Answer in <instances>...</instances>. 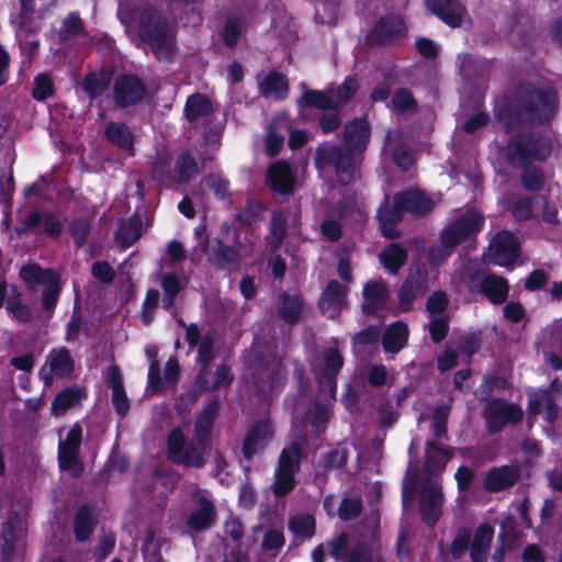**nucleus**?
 I'll list each match as a JSON object with an SVG mask.
<instances>
[{
	"label": "nucleus",
	"mask_w": 562,
	"mask_h": 562,
	"mask_svg": "<svg viewBox=\"0 0 562 562\" xmlns=\"http://www.w3.org/2000/svg\"><path fill=\"white\" fill-rule=\"evenodd\" d=\"M299 108H314L323 111H336L339 102L322 90H306L297 100Z\"/></svg>",
	"instance_id": "obj_37"
},
{
	"label": "nucleus",
	"mask_w": 562,
	"mask_h": 562,
	"mask_svg": "<svg viewBox=\"0 0 562 562\" xmlns=\"http://www.w3.org/2000/svg\"><path fill=\"white\" fill-rule=\"evenodd\" d=\"M494 538V527L488 522L479 525L475 529L470 547L472 562H487L491 544Z\"/></svg>",
	"instance_id": "obj_30"
},
{
	"label": "nucleus",
	"mask_w": 562,
	"mask_h": 562,
	"mask_svg": "<svg viewBox=\"0 0 562 562\" xmlns=\"http://www.w3.org/2000/svg\"><path fill=\"white\" fill-rule=\"evenodd\" d=\"M362 296V313L367 316H373L386 306L390 297V290L386 282L382 280L368 281L363 285Z\"/></svg>",
	"instance_id": "obj_24"
},
{
	"label": "nucleus",
	"mask_w": 562,
	"mask_h": 562,
	"mask_svg": "<svg viewBox=\"0 0 562 562\" xmlns=\"http://www.w3.org/2000/svg\"><path fill=\"white\" fill-rule=\"evenodd\" d=\"M484 216L475 209L468 210L440 233L443 248L452 251L462 243L475 237L484 226Z\"/></svg>",
	"instance_id": "obj_7"
},
{
	"label": "nucleus",
	"mask_w": 562,
	"mask_h": 562,
	"mask_svg": "<svg viewBox=\"0 0 562 562\" xmlns=\"http://www.w3.org/2000/svg\"><path fill=\"white\" fill-rule=\"evenodd\" d=\"M221 409L218 396L207 400L196 415L193 438L200 443H210L215 420Z\"/></svg>",
	"instance_id": "obj_19"
},
{
	"label": "nucleus",
	"mask_w": 562,
	"mask_h": 562,
	"mask_svg": "<svg viewBox=\"0 0 562 562\" xmlns=\"http://www.w3.org/2000/svg\"><path fill=\"white\" fill-rule=\"evenodd\" d=\"M207 261L217 270L231 271L239 265L240 255L237 248L214 238L207 254Z\"/></svg>",
	"instance_id": "obj_26"
},
{
	"label": "nucleus",
	"mask_w": 562,
	"mask_h": 562,
	"mask_svg": "<svg viewBox=\"0 0 562 562\" xmlns=\"http://www.w3.org/2000/svg\"><path fill=\"white\" fill-rule=\"evenodd\" d=\"M171 156L164 151L157 154L150 167V177L159 183L175 184V172Z\"/></svg>",
	"instance_id": "obj_40"
},
{
	"label": "nucleus",
	"mask_w": 562,
	"mask_h": 562,
	"mask_svg": "<svg viewBox=\"0 0 562 562\" xmlns=\"http://www.w3.org/2000/svg\"><path fill=\"white\" fill-rule=\"evenodd\" d=\"M213 104L209 97L195 92L186 100L183 114L188 122L194 123L199 119H203V137L206 142H213L221 136V131L216 126H212Z\"/></svg>",
	"instance_id": "obj_12"
},
{
	"label": "nucleus",
	"mask_w": 562,
	"mask_h": 562,
	"mask_svg": "<svg viewBox=\"0 0 562 562\" xmlns=\"http://www.w3.org/2000/svg\"><path fill=\"white\" fill-rule=\"evenodd\" d=\"M371 139V125L364 117H353L342 130L341 143L323 142L314 153V166L321 172H334L340 186H348L359 175Z\"/></svg>",
	"instance_id": "obj_1"
},
{
	"label": "nucleus",
	"mask_w": 562,
	"mask_h": 562,
	"mask_svg": "<svg viewBox=\"0 0 562 562\" xmlns=\"http://www.w3.org/2000/svg\"><path fill=\"white\" fill-rule=\"evenodd\" d=\"M522 167L521 184L529 192H539L544 187V175L541 167L528 164Z\"/></svg>",
	"instance_id": "obj_51"
},
{
	"label": "nucleus",
	"mask_w": 562,
	"mask_h": 562,
	"mask_svg": "<svg viewBox=\"0 0 562 562\" xmlns=\"http://www.w3.org/2000/svg\"><path fill=\"white\" fill-rule=\"evenodd\" d=\"M472 533L469 528L461 527L457 530L456 536L450 546V553L453 559L459 560L465 551L471 547Z\"/></svg>",
	"instance_id": "obj_61"
},
{
	"label": "nucleus",
	"mask_w": 562,
	"mask_h": 562,
	"mask_svg": "<svg viewBox=\"0 0 562 562\" xmlns=\"http://www.w3.org/2000/svg\"><path fill=\"white\" fill-rule=\"evenodd\" d=\"M392 109L395 113L405 114L414 112L418 108V103L412 91L407 88H398L394 91L391 100Z\"/></svg>",
	"instance_id": "obj_53"
},
{
	"label": "nucleus",
	"mask_w": 562,
	"mask_h": 562,
	"mask_svg": "<svg viewBox=\"0 0 562 562\" xmlns=\"http://www.w3.org/2000/svg\"><path fill=\"white\" fill-rule=\"evenodd\" d=\"M65 228V220L54 210L29 211L20 218L14 231L19 236L42 233L52 239H57Z\"/></svg>",
	"instance_id": "obj_6"
},
{
	"label": "nucleus",
	"mask_w": 562,
	"mask_h": 562,
	"mask_svg": "<svg viewBox=\"0 0 562 562\" xmlns=\"http://www.w3.org/2000/svg\"><path fill=\"white\" fill-rule=\"evenodd\" d=\"M57 274L52 269H43L37 263L25 265L20 271V277L31 286L46 284L55 279Z\"/></svg>",
	"instance_id": "obj_47"
},
{
	"label": "nucleus",
	"mask_w": 562,
	"mask_h": 562,
	"mask_svg": "<svg viewBox=\"0 0 562 562\" xmlns=\"http://www.w3.org/2000/svg\"><path fill=\"white\" fill-rule=\"evenodd\" d=\"M558 110L557 92L537 87L532 82H520L513 87L506 102L495 113L506 131L521 126L549 123Z\"/></svg>",
	"instance_id": "obj_2"
},
{
	"label": "nucleus",
	"mask_w": 562,
	"mask_h": 562,
	"mask_svg": "<svg viewBox=\"0 0 562 562\" xmlns=\"http://www.w3.org/2000/svg\"><path fill=\"white\" fill-rule=\"evenodd\" d=\"M304 452L302 446L293 441L281 450L277 469L299 473Z\"/></svg>",
	"instance_id": "obj_41"
},
{
	"label": "nucleus",
	"mask_w": 562,
	"mask_h": 562,
	"mask_svg": "<svg viewBox=\"0 0 562 562\" xmlns=\"http://www.w3.org/2000/svg\"><path fill=\"white\" fill-rule=\"evenodd\" d=\"M200 171L201 167L192 153L189 149L182 150L175 161V184H188Z\"/></svg>",
	"instance_id": "obj_34"
},
{
	"label": "nucleus",
	"mask_w": 562,
	"mask_h": 562,
	"mask_svg": "<svg viewBox=\"0 0 562 562\" xmlns=\"http://www.w3.org/2000/svg\"><path fill=\"white\" fill-rule=\"evenodd\" d=\"M82 427L79 423H75L68 430L64 440L58 443V467L61 471H66L71 477L78 479L85 472L83 462L80 459L82 443Z\"/></svg>",
	"instance_id": "obj_9"
},
{
	"label": "nucleus",
	"mask_w": 562,
	"mask_h": 562,
	"mask_svg": "<svg viewBox=\"0 0 562 562\" xmlns=\"http://www.w3.org/2000/svg\"><path fill=\"white\" fill-rule=\"evenodd\" d=\"M324 369L317 375L322 391H327L335 397L337 392V376L344 367V357L337 347H327L323 350Z\"/></svg>",
	"instance_id": "obj_16"
},
{
	"label": "nucleus",
	"mask_w": 562,
	"mask_h": 562,
	"mask_svg": "<svg viewBox=\"0 0 562 562\" xmlns=\"http://www.w3.org/2000/svg\"><path fill=\"white\" fill-rule=\"evenodd\" d=\"M216 520L215 505L206 497L199 499V507L187 518V527L200 532L210 529Z\"/></svg>",
	"instance_id": "obj_31"
},
{
	"label": "nucleus",
	"mask_w": 562,
	"mask_h": 562,
	"mask_svg": "<svg viewBox=\"0 0 562 562\" xmlns=\"http://www.w3.org/2000/svg\"><path fill=\"white\" fill-rule=\"evenodd\" d=\"M273 437L270 424L266 419H258L248 429L241 447L245 459L251 460L254 456L266 448L268 441Z\"/></svg>",
	"instance_id": "obj_22"
},
{
	"label": "nucleus",
	"mask_w": 562,
	"mask_h": 562,
	"mask_svg": "<svg viewBox=\"0 0 562 562\" xmlns=\"http://www.w3.org/2000/svg\"><path fill=\"white\" fill-rule=\"evenodd\" d=\"M396 194L398 204H402L404 212L414 216L424 217L435 207L434 201L423 190L406 189Z\"/></svg>",
	"instance_id": "obj_27"
},
{
	"label": "nucleus",
	"mask_w": 562,
	"mask_h": 562,
	"mask_svg": "<svg viewBox=\"0 0 562 562\" xmlns=\"http://www.w3.org/2000/svg\"><path fill=\"white\" fill-rule=\"evenodd\" d=\"M329 555L339 561L346 560L349 554V535L346 531H341L335 538L327 542Z\"/></svg>",
	"instance_id": "obj_62"
},
{
	"label": "nucleus",
	"mask_w": 562,
	"mask_h": 562,
	"mask_svg": "<svg viewBox=\"0 0 562 562\" xmlns=\"http://www.w3.org/2000/svg\"><path fill=\"white\" fill-rule=\"evenodd\" d=\"M408 34L405 19L398 13L381 15L369 32L370 42L378 46H394Z\"/></svg>",
	"instance_id": "obj_11"
},
{
	"label": "nucleus",
	"mask_w": 562,
	"mask_h": 562,
	"mask_svg": "<svg viewBox=\"0 0 562 562\" xmlns=\"http://www.w3.org/2000/svg\"><path fill=\"white\" fill-rule=\"evenodd\" d=\"M281 306L279 307V316L283 319L288 325L294 326L301 321L304 300L299 294H290L288 292H282L280 295Z\"/></svg>",
	"instance_id": "obj_35"
},
{
	"label": "nucleus",
	"mask_w": 562,
	"mask_h": 562,
	"mask_svg": "<svg viewBox=\"0 0 562 562\" xmlns=\"http://www.w3.org/2000/svg\"><path fill=\"white\" fill-rule=\"evenodd\" d=\"M86 397L85 389L74 384L58 392L52 402V414L64 415L69 408L78 405Z\"/></svg>",
	"instance_id": "obj_33"
},
{
	"label": "nucleus",
	"mask_w": 562,
	"mask_h": 562,
	"mask_svg": "<svg viewBox=\"0 0 562 562\" xmlns=\"http://www.w3.org/2000/svg\"><path fill=\"white\" fill-rule=\"evenodd\" d=\"M427 271L425 267H411L408 274L398 290V306L401 312H409L419 292L426 286Z\"/></svg>",
	"instance_id": "obj_18"
},
{
	"label": "nucleus",
	"mask_w": 562,
	"mask_h": 562,
	"mask_svg": "<svg viewBox=\"0 0 562 562\" xmlns=\"http://www.w3.org/2000/svg\"><path fill=\"white\" fill-rule=\"evenodd\" d=\"M551 140L532 132L513 134L503 148L507 162L513 167H521L532 161H544L551 156Z\"/></svg>",
	"instance_id": "obj_4"
},
{
	"label": "nucleus",
	"mask_w": 562,
	"mask_h": 562,
	"mask_svg": "<svg viewBox=\"0 0 562 562\" xmlns=\"http://www.w3.org/2000/svg\"><path fill=\"white\" fill-rule=\"evenodd\" d=\"M292 471L276 469L272 492L276 497L286 496L295 487V475Z\"/></svg>",
	"instance_id": "obj_55"
},
{
	"label": "nucleus",
	"mask_w": 562,
	"mask_h": 562,
	"mask_svg": "<svg viewBox=\"0 0 562 562\" xmlns=\"http://www.w3.org/2000/svg\"><path fill=\"white\" fill-rule=\"evenodd\" d=\"M483 417L487 431L492 435L499 434L508 424H518L524 418L522 408L503 397L490 400L483 411Z\"/></svg>",
	"instance_id": "obj_10"
},
{
	"label": "nucleus",
	"mask_w": 562,
	"mask_h": 562,
	"mask_svg": "<svg viewBox=\"0 0 562 562\" xmlns=\"http://www.w3.org/2000/svg\"><path fill=\"white\" fill-rule=\"evenodd\" d=\"M426 9L451 29L462 26L468 10L460 0H424Z\"/></svg>",
	"instance_id": "obj_15"
},
{
	"label": "nucleus",
	"mask_w": 562,
	"mask_h": 562,
	"mask_svg": "<svg viewBox=\"0 0 562 562\" xmlns=\"http://www.w3.org/2000/svg\"><path fill=\"white\" fill-rule=\"evenodd\" d=\"M159 305V291L148 289L142 304L140 319L145 326L153 324L155 319V311Z\"/></svg>",
	"instance_id": "obj_60"
},
{
	"label": "nucleus",
	"mask_w": 562,
	"mask_h": 562,
	"mask_svg": "<svg viewBox=\"0 0 562 562\" xmlns=\"http://www.w3.org/2000/svg\"><path fill=\"white\" fill-rule=\"evenodd\" d=\"M521 472L518 465L506 464L491 468L483 481L484 490L490 493H498L513 487L520 479Z\"/></svg>",
	"instance_id": "obj_20"
},
{
	"label": "nucleus",
	"mask_w": 562,
	"mask_h": 562,
	"mask_svg": "<svg viewBox=\"0 0 562 562\" xmlns=\"http://www.w3.org/2000/svg\"><path fill=\"white\" fill-rule=\"evenodd\" d=\"M48 364L50 371L57 376H66L74 371V360L70 351L65 347L50 352L48 356Z\"/></svg>",
	"instance_id": "obj_46"
},
{
	"label": "nucleus",
	"mask_w": 562,
	"mask_h": 562,
	"mask_svg": "<svg viewBox=\"0 0 562 562\" xmlns=\"http://www.w3.org/2000/svg\"><path fill=\"white\" fill-rule=\"evenodd\" d=\"M450 407L448 405H437L431 416V432L437 440L446 439L448 431V418Z\"/></svg>",
	"instance_id": "obj_54"
},
{
	"label": "nucleus",
	"mask_w": 562,
	"mask_h": 562,
	"mask_svg": "<svg viewBox=\"0 0 562 562\" xmlns=\"http://www.w3.org/2000/svg\"><path fill=\"white\" fill-rule=\"evenodd\" d=\"M288 527L295 537L307 540L316 532V520L311 514H297L289 519Z\"/></svg>",
	"instance_id": "obj_44"
},
{
	"label": "nucleus",
	"mask_w": 562,
	"mask_h": 562,
	"mask_svg": "<svg viewBox=\"0 0 562 562\" xmlns=\"http://www.w3.org/2000/svg\"><path fill=\"white\" fill-rule=\"evenodd\" d=\"M60 294V283L59 279L56 276L55 279L50 280L44 284V289L42 292V307L46 312H52L55 310L58 297Z\"/></svg>",
	"instance_id": "obj_63"
},
{
	"label": "nucleus",
	"mask_w": 562,
	"mask_h": 562,
	"mask_svg": "<svg viewBox=\"0 0 562 562\" xmlns=\"http://www.w3.org/2000/svg\"><path fill=\"white\" fill-rule=\"evenodd\" d=\"M425 446V471L431 476L441 474L453 457L452 449L441 448L432 440H428Z\"/></svg>",
	"instance_id": "obj_29"
},
{
	"label": "nucleus",
	"mask_w": 562,
	"mask_h": 562,
	"mask_svg": "<svg viewBox=\"0 0 562 562\" xmlns=\"http://www.w3.org/2000/svg\"><path fill=\"white\" fill-rule=\"evenodd\" d=\"M348 289L336 279L329 280L318 301L319 308L325 312L331 307H340L347 297Z\"/></svg>",
	"instance_id": "obj_38"
},
{
	"label": "nucleus",
	"mask_w": 562,
	"mask_h": 562,
	"mask_svg": "<svg viewBox=\"0 0 562 562\" xmlns=\"http://www.w3.org/2000/svg\"><path fill=\"white\" fill-rule=\"evenodd\" d=\"M362 508L361 499L345 497L338 507L339 518L345 521L353 520L361 515Z\"/></svg>",
	"instance_id": "obj_64"
},
{
	"label": "nucleus",
	"mask_w": 562,
	"mask_h": 562,
	"mask_svg": "<svg viewBox=\"0 0 562 562\" xmlns=\"http://www.w3.org/2000/svg\"><path fill=\"white\" fill-rule=\"evenodd\" d=\"M68 232L76 248H82L87 245L91 233V221L85 216L74 217L68 224Z\"/></svg>",
	"instance_id": "obj_50"
},
{
	"label": "nucleus",
	"mask_w": 562,
	"mask_h": 562,
	"mask_svg": "<svg viewBox=\"0 0 562 562\" xmlns=\"http://www.w3.org/2000/svg\"><path fill=\"white\" fill-rule=\"evenodd\" d=\"M407 257L406 248L400 243H391L379 255L380 262L391 274L398 273Z\"/></svg>",
	"instance_id": "obj_36"
},
{
	"label": "nucleus",
	"mask_w": 562,
	"mask_h": 562,
	"mask_svg": "<svg viewBox=\"0 0 562 562\" xmlns=\"http://www.w3.org/2000/svg\"><path fill=\"white\" fill-rule=\"evenodd\" d=\"M111 78L97 71H89L82 79V90L92 100L100 98L110 87Z\"/></svg>",
	"instance_id": "obj_42"
},
{
	"label": "nucleus",
	"mask_w": 562,
	"mask_h": 562,
	"mask_svg": "<svg viewBox=\"0 0 562 562\" xmlns=\"http://www.w3.org/2000/svg\"><path fill=\"white\" fill-rule=\"evenodd\" d=\"M143 235V222L140 217L133 216L127 222L121 224L117 232V239L124 248L131 247Z\"/></svg>",
	"instance_id": "obj_48"
},
{
	"label": "nucleus",
	"mask_w": 562,
	"mask_h": 562,
	"mask_svg": "<svg viewBox=\"0 0 562 562\" xmlns=\"http://www.w3.org/2000/svg\"><path fill=\"white\" fill-rule=\"evenodd\" d=\"M267 181L270 189L281 195L290 194L296 182L292 167L284 160L270 165L267 172Z\"/></svg>",
	"instance_id": "obj_25"
},
{
	"label": "nucleus",
	"mask_w": 562,
	"mask_h": 562,
	"mask_svg": "<svg viewBox=\"0 0 562 562\" xmlns=\"http://www.w3.org/2000/svg\"><path fill=\"white\" fill-rule=\"evenodd\" d=\"M271 250H277L288 235V217L283 211H274L269 225Z\"/></svg>",
	"instance_id": "obj_45"
},
{
	"label": "nucleus",
	"mask_w": 562,
	"mask_h": 562,
	"mask_svg": "<svg viewBox=\"0 0 562 562\" xmlns=\"http://www.w3.org/2000/svg\"><path fill=\"white\" fill-rule=\"evenodd\" d=\"M55 94V86L50 76L46 72L37 74L34 78V88L32 97L34 100L43 102Z\"/></svg>",
	"instance_id": "obj_58"
},
{
	"label": "nucleus",
	"mask_w": 562,
	"mask_h": 562,
	"mask_svg": "<svg viewBox=\"0 0 562 562\" xmlns=\"http://www.w3.org/2000/svg\"><path fill=\"white\" fill-rule=\"evenodd\" d=\"M408 336V326L404 322L396 321L391 323L382 336L384 351L387 353H398L407 345Z\"/></svg>",
	"instance_id": "obj_32"
},
{
	"label": "nucleus",
	"mask_w": 562,
	"mask_h": 562,
	"mask_svg": "<svg viewBox=\"0 0 562 562\" xmlns=\"http://www.w3.org/2000/svg\"><path fill=\"white\" fill-rule=\"evenodd\" d=\"M491 261L501 267H508L515 262L520 252V243L516 235L509 231L496 234L492 244Z\"/></svg>",
	"instance_id": "obj_17"
},
{
	"label": "nucleus",
	"mask_w": 562,
	"mask_h": 562,
	"mask_svg": "<svg viewBox=\"0 0 562 562\" xmlns=\"http://www.w3.org/2000/svg\"><path fill=\"white\" fill-rule=\"evenodd\" d=\"M99 522V512L90 504H82L74 516V536L78 542L87 541Z\"/></svg>",
	"instance_id": "obj_28"
},
{
	"label": "nucleus",
	"mask_w": 562,
	"mask_h": 562,
	"mask_svg": "<svg viewBox=\"0 0 562 562\" xmlns=\"http://www.w3.org/2000/svg\"><path fill=\"white\" fill-rule=\"evenodd\" d=\"M348 458V448L342 443H338L328 452L323 453L319 462L325 471H330L333 469L341 470L347 465Z\"/></svg>",
	"instance_id": "obj_49"
},
{
	"label": "nucleus",
	"mask_w": 562,
	"mask_h": 562,
	"mask_svg": "<svg viewBox=\"0 0 562 562\" xmlns=\"http://www.w3.org/2000/svg\"><path fill=\"white\" fill-rule=\"evenodd\" d=\"M137 36L159 63H170L178 52V25L153 4L138 13Z\"/></svg>",
	"instance_id": "obj_3"
},
{
	"label": "nucleus",
	"mask_w": 562,
	"mask_h": 562,
	"mask_svg": "<svg viewBox=\"0 0 562 562\" xmlns=\"http://www.w3.org/2000/svg\"><path fill=\"white\" fill-rule=\"evenodd\" d=\"M469 290L482 295L493 305H502L509 297L510 285L503 276L476 270L470 276Z\"/></svg>",
	"instance_id": "obj_8"
},
{
	"label": "nucleus",
	"mask_w": 562,
	"mask_h": 562,
	"mask_svg": "<svg viewBox=\"0 0 562 562\" xmlns=\"http://www.w3.org/2000/svg\"><path fill=\"white\" fill-rule=\"evenodd\" d=\"M443 493L438 481L426 480L419 494V512L423 522L432 528L442 515Z\"/></svg>",
	"instance_id": "obj_14"
},
{
	"label": "nucleus",
	"mask_w": 562,
	"mask_h": 562,
	"mask_svg": "<svg viewBox=\"0 0 562 562\" xmlns=\"http://www.w3.org/2000/svg\"><path fill=\"white\" fill-rule=\"evenodd\" d=\"M241 31L240 19L235 15L228 16L221 32V38L224 45L228 48H234L240 40Z\"/></svg>",
	"instance_id": "obj_56"
},
{
	"label": "nucleus",
	"mask_w": 562,
	"mask_h": 562,
	"mask_svg": "<svg viewBox=\"0 0 562 562\" xmlns=\"http://www.w3.org/2000/svg\"><path fill=\"white\" fill-rule=\"evenodd\" d=\"M103 139L130 157L135 155V135L125 122H106L103 126Z\"/></svg>",
	"instance_id": "obj_21"
},
{
	"label": "nucleus",
	"mask_w": 562,
	"mask_h": 562,
	"mask_svg": "<svg viewBox=\"0 0 562 562\" xmlns=\"http://www.w3.org/2000/svg\"><path fill=\"white\" fill-rule=\"evenodd\" d=\"M360 88L359 80L355 76H347L341 85H339L331 93L335 101L339 102V108L349 102L358 92Z\"/></svg>",
	"instance_id": "obj_59"
},
{
	"label": "nucleus",
	"mask_w": 562,
	"mask_h": 562,
	"mask_svg": "<svg viewBox=\"0 0 562 562\" xmlns=\"http://www.w3.org/2000/svg\"><path fill=\"white\" fill-rule=\"evenodd\" d=\"M380 553L367 541H358L350 548L346 562H380Z\"/></svg>",
	"instance_id": "obj_52"
},
{
	"label": "nucleus",
	"mask_w": 562,
	"mask_h": 562,
	"mask_svg": "<svg viewBox=\"0 0 562 562\" xmlns=\"http://www.w3.org/2000/svg\"><path fill=\"white\" fill-rule=\"evenodd\" d=\"M105 384L112 391L111 402L115 413L120 418H124L131 405L124 387L123 375L117 364L113 363L109 367L105 375Z\"/></svg>",
	"instance_id": "obj_23"
},
{
	"label": "nucleus",
	"mask_w": 562,
	"mask_h": 562,
	"mask_svg": "<svg viewBox=\"0 0 562 562\" xmlns=\"http://www.w3.org/2000/svg\"><path fill=\"white\" fill-rule=\"evenodd\" d=\"M214 346L215 340L211 334H205L199 344L198 362L201 366V370L198 376V383L200 387H204V384L206 383V380L203 376L206 374L210 364L214 359Z\"/></svg>",
	"instance_id": "obj_43"
},
{
	"label": "nucleus",
	"mask_w": 562,
	"mask_h": 562,
	"mask_svg": "<svg viewBox=\"0 0 562 562\" xmlns=\"http://www.w3.org/2000/svg\"><path fill=\"white\" fill-rule=\"evenodd\" d=\"M259 87L262 95H276L280 100L288 97L290 89L286 77L274 70L265 77Z\"/></svg>",
	"instance_id": "obj_39"
},
{
	"label": "nucleus",
	"mask_w": 562,
	"mask_h": 562,
	"mask_svg": "<svg viewBox=\"0 0 562 562\" xmlns=\"http://www.w3.org/2000/svg\"><path fill=\"white\" fill-rule=\"evenodd\" d=\"M210 443H200L196 440L187 441L180 427H175L167 437L168 459L187 468L201 469L206 464Z\"/></svg>",
	"instance_id": "obj_5"
},
{
	"label": "nucleus",
	"mask_w": 562,
	"mask_h": 562,
	"mask_svg": "<svg viewBox=\"0 0 562 562\" xmlns=\"http://www.w3.org/2000/svg\"><path fill=\"white\" fill-rule=\"evenodd\" d=\"M113 102L120 109L140 103L147 94V87L142 78L134 74H121L113 83Z\"/></svg>",
	"instance_id": "obj_13"
},
{
	"label": "nucleus",
	"mask_w": 562,
	"mask_h": 562,
	"mask_svg": "<svg viewBox=\"0 0 562 562\" xmlns=\"http://www.w3.org/2000/svg\"><path fill=\"white\" fill-rule=\"evenodd\" d=\"M308 423L311 435L319 437L326 431L327 425L329 423L328 409L322 404H316L314 409L311 412V415L308 416Z\"/></svg>",
	"instance_id": "obj_57"
}]
</instances>
